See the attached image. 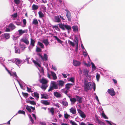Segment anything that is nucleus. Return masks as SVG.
<instances>
[{"label": "nucleus", "instance_id": "nucleus-1", "mask_svg": "<svg viewBox=\"0 0 125 125\" xmlns=\"http://www.w3.org/2000/svg\"><path fill=\"white\" fill-rule=\"evenodd\" d=\"M59 88V86L54 81H51V85L50 86L49 89L48 90V92L52 91L54 89H56Z\"/></svg>", "mask_w": 125, "mask_h": 125}, {"label": "nucleus", "instance_id": "nucleus-2", "mask_svg": "<svg viewBox=\"0 0 125 125\" xmlns=\"http://www.w3.org/2000/svg\"><path fill=\"white\" fill-rule=\"evenodd\" d=\"M12 62L16 64L19 67L20 66L19 64H21L24 62L25 61L24 60H21L19 58H14L13 59H12L10 60Z\"/></svg>", "mask_w": 125, "mask_h": 125}, {"label": "nucleus", "instance_id": "nucleus-3", "mask_svg": "<svg viewBox=\"0 0 125 125\" xmlns=\"http://www.w3.org/2000/svg\"><path fill=\"white\" fill-rule=\"evenodd\" d=\"M93 83L91 82H89L84 85V90L85 91L87 92L89 90H91L92 89L93 86Z\"/></svg>", "mask_w": 125, "mask_h": 125}, {"label": "nucleus", "instance_id": "nucleus-4", "mask_svg": "<svg viewBox=\"0 0 125 125\" xmlns=\"http://www.w3.org/2000/svg\"><path fill=\"white\" fill-rule=\"evenodd\" d=\"M31 60L34 63L35 65L37 67L40 71L42 73H43V68L42 67H41L40 62L37 60H35L32 58L31 59Z\"/></svg>", "mask_w": 125, "mask_h": 125}, {"label": "nucleus", "instance_id": "nucleus-5", "mask_svg": "<svg viewBox=\"0 0 125 125\" xmlns=\"http://www.w3.org/2000/svg\"><path fill=\"white\" fill-rule=\"evenodd\" d=\"M59 27L63 30H65V29L68 30V32H69V31L70 30L71 28V27L68 25H64L62 23L59 24Z\"/></svg>", "mask_w": 125, "mask_h": 125}, {"label": "nucleus", "instance_id": "nucleus-6", "mask_svg": "<svg viewBox=\"0 0 125 125\" xmlns=\"http://www.w3.org/2000/svg\"><path fill=\"white\" fill-rule=\"evenodd\" d=\"M5 59L3 57H0V63L4 67H5V69L8 72V73L11 76L12 75V74L10 72L9 70H8L7 68L5 66V65L4 64V61H5Z\"/></svg>", "mask_w": 125, "mask_h": 125}, {"label": "nucleus", "instance_id": "nucleus-7", "mask_svg": "<svg viewBox=\"0 0 125 125\" xmlns=\"http://www.w3.org/2000/svg\"><path fill=\"white\" fill-rule=\"evenodd\" d=\"M66 12V17L68 20L69 21H70L72 18L71 13L67 9L64 10Z\"/></svg>", "mask_w": 125, "mask_h": 125}, {"label": "nucleus", "instance_id": "nucleus-8", "mask_svg": "<svg viewBox=\"0 0 125 125\" xmlns=\"http://www.w3.org/2000/svg\"><path fill=\"white\" fill-rule=\"evenodd\" d=\"M39 81L42 84H47L48 82V81L46 79L43 78L41 79V76L40 74L39 73Z\"/></svg>", "mask_w": 125, "mask_h": 125}, {"label": "nucleus", "instance_id": "nucleus-9", "mask_svg": "<svg viewBox=\"0 0 125 125\" xmlns=\"http://www.w3.org/2000/svg\"><path fill=\"white\" fill-rule=\"evenodd\" d=\"M83 75H85L89 79H90L91 78V76L88 74L89 71L86 69H84L83 70Z\"/></svg>", "mask_w": 125, "mask_h": 125}, {"label": "nucleus", "instance_id": "nucleus-10", "mask_svg": "<svg viewBox=\"0 0 125 125\" xmlns=\"http://www.w3.org/2000/svg\"><path fill=\"white\" fill-rule=\"evenodd\" d=\"M107 92L110 95L112 96L115 95V92L113 88L108 89Z\"/></svg>", "mask_w": 125, "mask_h": 125}, {"label": "nucleus", "instance_id": "nucleus-11", "mask_svg": "<svg viewBox=\"0 0 125 125\" xmlns=\"http://www.w3.org/2000/svg\"><path fill=\"white\" fill-rule=\"evenodd\" d=\"M35 42V40L32 39V38H31L30 44V46L29 47V49L30 50L32 49L34 46Z\"/></svg>", "mask_w": 125, "mask_h": 125}, {"label": "nucleus", "instance_id": "nucleus-12", "mask_svg": "<svg viewBox=\"0 0 125 125\" xmlns=\"http://www.w3.org/2000/svg\"><path fill=\"white\" fill-rule=\"evenodd\" d=\"M18 31L19 33V34L18 35L20 37V36L22 34L26 33H27V29H25L23 30L21 29H20L18 30Z\"/></svg>", "mask_w": 125, "mask_h": 125}, {"label": "nucleus", "instance_id": "nucleus-13", "mask_svg": "<svg viewBox=\"0 0 125 125\" xmlns=\"http://www.w3.org/2000/svg\"><path fill=\"white\" fill-rule=\"evenodd\" d=\"M10 37L9 34L8 33H4L1 36V38L3 39H9Z\"/></svg>", "mask_w": 125, "mask_h": 125}, {"label": "nucleus", "instance_id": "nucleus-14", "mask_svg": "<svg viewBox=\"0 0 125 125\" xmlns=\"http://www.w3.org/2000/svg\"><path fill=\"white\" fill-rule=\"evenodd\" d=\"M78 112L80 116L82 118H85L86 117V115L80 109L78 110Z\"/></svg>", "mask_w": 125, "mask_h": 125}, {"label": "nucleus", "instance_id": "nucleus-15", "mask_svg": "<svg viewBox=\"0 0 125 125\" xmlns=\"http://www.w3.org/2000/svg\"><path fill=\"white\" fill-rule=\"evenodd\" d=\"M64 83L65 82L64 81L62 80H59L57 83L58 85L59 86V88L60 89V88L63 86Z\"/></svg>", "mask_w": 125, "mask_h": 125}, {"label": "nucleus", "instance_id": "nucleus-16", "mask_svg": "<svg viewBox=\"0 0 125 125\" xmlns=\"http://www.w3.org/2000/svg\"><path fill=\"white\" fill-rule=\"evenodd\" d=\"M95 122L100 125H105L104 123L102 122L99 120L98 118H96L95 120Z\"/></svg>", "mask_w": 125, "mask_h": 125}, {"label": "nucleus", "instance_id": "nucleus-17", "mask_svg": "<svg viewBox=\"0 0 125 125\" xmlns=\"http://www.w3.org/2000/svg\"><path fill=\"white\" fill-rule=\"evenodd\" d=\"M14 48L15 52V53H20L22 51L19 47L15 46Z\"/></svg>", "mask_w": 125, "mask_h": 125}, {"label": "nucleus", "instance_id": "nucleus-18", "mask_svg": "<svg viewBox=\"0 0 125 125\" xmlns=\"http://www.w3.org/2000/svg\"><path fill=\"white\" fill-rule=\"evenodd\" d=\"M74 83H67L65 85V88L67 90H68L69 89L73 86V85H74Z\"/></svg>", "mask_w": 125, "mask_h": 125}, {"label": "nucleus", "instance_id": "nucleus-19", "mask_svg": "<svg viewBox=\"0 0 125 125\" xmlns=\"http://www.w3.org/2000/svg\"><path fill=\"white\" fill-rule=\"evenodd\" d=\"M73 63L74 66H77L80 64L81 62H80L74 60L73 61Z\"/></svg>", "mask_w": 125, "mask_h": 125}, {"label": "nucleus", "instance_id": "nucleus-20", "mask_svg": "<svg viewBox=\"0 0 125 125\" xmlns=\"http://www.w3.org/2000/svg\"><path fill=\"white\" fill-rule=\"evenodd\" d=\"M75 97L76 99V101H78L79 103H81L82 102V100L83 98L81 97H80L79 96L76 95Z\"/></svg>", "mask_w": 125, "mask_h": 125}, {"label": "nucleus", "instance_id": "nucleus-21", "mask_svg": "<svg viewBox=\"0 0 125 125\" xmlns=\"http://www.w3.org/2000/svg\"><path fill=\"white\" fill-rule=\"evenodd\" d=\"M61 21V20L58 15L55 16L54 17V21L55 22L59 23Z\"/></svg>", "mask_w": 125, "mask_h": 125}, {"label": "nucleus", "instance_id": "nucleus-22", "mask_svg": "<svg viewBox=\"0 0 125 125\" xmlns=\"http://www.w3.org/2000/svg\"><path fill=\"white\" fill-rule=\"evenodd\" d=\"M54 95L56 97L58 98H60L62 96L61 94L57 92H54Z\"/></svg>", "mask_w": 125, "mask_h": 125}, {"label": "nucleus", "instance_id": "nucleus-23", "mask_svg": "<svg viewBox=\"0 0 125 125\" xmlns=\"http://www.w3.org/2000/svg\"><path fill=\"white\" fill-rule=\"evenodd\" d=\"M70 113L73 114H75L76 113L75 108L73 107L70 109Z\"/></svg>", "mask_w": 125, "mask_h": 125}, {"label": "nucleus", "instance_id": "nucleus-24", "mask_svg": "<svg viewBox=\"0 0 125 125\" xmlns=\"http://www.w3.org/2000/svg\"><path fill=\"white\" fill-rule=\"evenodd\" d=\"M48 58L47 55L46 53H44V54L43 56H42V58H41V59L43 61H46L48 60Z\"/></svg>", "mask_w": 125, "mask_h": 125}, {"label": "nucleus", "instance_id": "nucleus-25", "mask_svg": "<svg viewBox=\"0 0 125 125\" xmlns=\"http://www.w3.org/2000/svg\"><path fill=\"white\" fill-rule=\"evenodd\" d=\"M8 27L12 30L15 29L16 27L13 24L11 23L9 25Z\"/></svg>", "mask_w": 125, "mask_h": 125}, {"label": "nucleus", "instance_id": "nucleus-26", "mask_svg": "<svg viewBox=\"0 0 125 125\" xmlns=\"http://www.w3.org/2000/svg\"><path fill=\"white\" fill-rule=\"evenodd\" d=\"M70 100L72 104H74L76 101V99L75 98H70Z\"/></svg>", "mask_w": 125, "mask_h": 125}, {"label": "nucleus", "instance_id": "nucleus-27", "mask_svg": "<svg viewBox=\"0 0 125 125\" xmlns=\"http://www.w3.org/2000/svg\"><path fill=\"white\" fill-rule=\"evenodd\" d=\"M21 42L25 43L27 44H28L29 43V42L27 39L23 38L21 39Z\"/></svg>", "mask_w": 125, "mask_h": 125}, {"label": "nucleus", "instance_id": "nucleus-28", "mask_svg": "<svg viewBox=\"0 0 125 125\" xmlns=\"http://www.w3.org/2000/svg\"><path fill=\"white\" fill-rule=\"evenodd\" d=\"M32 23L33 24L35 25H37L38 24V21L35 18L33 19Z\"/></svg>", "mask_w": 125, "mask_h": 125}, {"label": "nucleus", "instance_id": "nucleus-29", "mask_svg": "<svg viewBox=\"0 0 125 125\" xmlns=\"http://www.w3.org/2000/svg\"><path fill=\"white\" fill-rule=\"evenodd\" d=\"M51 73L53 77V79L54 80H56L57 79V77L56 74L54 72L51 71Z\"/></svg>", "mask_w": 125, "mask_h": 125}, {"label": "nucleus", "instance_id": "nucleus-30", "mask_svg": "<svg viewBox=\"0 0 125 125\" xmlns=\"http://www.w3.org/2000/svg\"><path fill=\"white\" fill-rule=\"evenodd\" d=\"M41 102L42 103L46 105H49L50 104V102H48L47 101L42 100L41 101Z\"/></svg>", "mask_w": 125, "mask_h": 125}, {"label": "nucleus", "instance_id": "nucleus-31", "mask_svg": "<svg viewBox=\"0 0 125 125\" xmlns=\"http://www.w3.org/2000/svg\"><path fill=\"white\" fill-rule=\"evenodd\" d=\"M39 8V6L33 4L32 6V10H37Z\"/></svg>", "mask_w": 125, "mask_h": 125}, {"label": "nucleus", "instance_id": "nucleus-32", "mask_svg": "<svg viewBox=\"0 0 125 125\" xmlns=\"http://www.w3.org/2000/svg\"><path fill=\"white\" fill-rule=\"evenodd\" d=\"M48 86L47 84H42L41 88L42 89L44 90H45L47 88Z\"/></svg>", "mask_w": 125, "mask_h": 125}, {"label": "nucleus", "instance_id": "nucleus-33", "mask_svg": "<svg viewBox=\"0 0 125 125\" xmlns=\"http://www.w3.org/2000/svg\"><path fill=\"white\" fill-rule=\"evenodd\" d=\"M11 73V74H12V75L11 76H11H13L14 77H15V78H15V80H16L17 81V80H16V79H17L18 80L17 78H18V77L16 75V73L15 72H13V73H12V74L11 73Z\"/></svg>", "mask_w": 125, "mask_h": 125}, {"label": "nucleus", "instance_id": "nucleus-34", "mask_svg": "<svg viewBox=\"0 0 125 125\" xmlns=\"http://www.w3.org/2000/svg\"><path fill=\"white\" fill-rule=\"evenodd\" d=\"M43 42L45 44L46 46H47L49 44V42L47 39H44L43 40Z\"/></svg>", "mask_w": 125, "mask_h": 125}, {"label": "nucleus", "instance_id": "nucleus-35", "mask_svg": "<svg viewBox=\"0 0 125 125\" xmlns=\"http://www.w3.org/2000/svg\"><path fill=\"white\" fill-rule=\"evenodd\" d=\"M39 17L41 18H42L44 16V15L42 12L39 11L38 12Z\"/></svg>", "mask_w": 125, "mask_h": 125}, {"label": "nucleus", "instance_id": "nucleus-36", "mask_svg": "<svg viewBox=\"0 0 125 125\" xmlns=\"http://www.w3.org/2000/svg\"><path fill=\"white\" fill-rule=\"evenodd\" d=\"M62 103L64 106H65L66 107L68 105V103L66 100L63 101L62 102Z\"/></svg>", "mask_w": 125, "mask_h": 125}, {"label": "nucleus", "instance_id": "nucleus-37", "mask_svg": "<svg viewBox=\"0 0 125 125\" xmlns=\"http://www.w3.org/2000/svg\"><path fill=\"white\" fill-rule=\"evenodd\" d=\"M53 37L56 40H57L58 42L60 43H62V41L60 40L56 36H54Z\"/></svg>", "mask_w": 125, "mask_h": 125}, {"label": "nucleus", "instance_id": "nucleus-38", "mask_svg": "<svg viewBox=\"0 0 125 125\" xmlns=\"http://www.w3.org/2000/svg\"><path fill=\"white\" fill-rule=\"evenodd\" d=\"M11 18L13 20H15V18L17 17V13H14L11 15Z\"/></svg>", "mask_w": 125, "mask_h": 125}, {"label": "nucleus", "instance_id": "nucleus-39", "mask_svg": "<svg viewBox=\"0 0 125 125\" xmlns=\"http://www.w3.org/2000/svg\"><path fill=\"white\" fill-rule=\"evenodd\" d=\"M34 96L36 97L37 98V100L39 98V94L36 92H34Z\"/></svg>", "mask_w": 125, "mask_h": 125}, {"label": "nucleus", "instance_id": "nucleus-40", "mask_svg": "<svg viewBox=\"0 0 125 125\" xmlns=\"http://www.w3.org/2000/svg\"><path fill=\"white\" fill-rule=\"evenodd\" d=\"M72 28L73 29V31H78V27L77 26H73L72 27Z\"/></svg>", "mask_w": 125, "mask_h": 125}, {"label": "nucleus", "instance_id": "nucleus-41", "mask_svg": "<svg viewBox=\"0 0 125 125\" xmlns=\"http://www.w3.org/2000/svg\"><path fill=\"white\" fill-rule=\"evenodd\" d=\"M101 115L105 119H108V117L106 116L103 112L101 114Z\"/></svg>", "mask_w": 125, "mask_h": 125}, {"label": "nucleus", "instance_id": "nucleus-42", "mask_svg": "<svg viewBox=\"0 0 125 125\" xmlns=\"http://www.w3.org/2000/svg\"><path fill=\"white\" fill-rule=\"evenodd\" d=\"M38 44L39 46H40L42 48H43V49L44 48V46L43 45V44L42 43L40 42H38Z\"/></svg>", "mask_w": 125, "mask_h": 125}, {"label": "nucleus", "instance_id": "nucleus-43", "mask_svg": "<svg viewBox=\"0 0 125 125\" xmlns=\"http://www.w3.org/2000/svg\"><path fill=\"white\" fill-rule=\"evenodd\" d=\"M19 37L18 35L17 36L15 35H13L12 37L13 39L14 40H17Z\"/></svg>", "mask_w": 125, "mask_h": 125}, {"label": "nucleus", "instance_id": "nucleus-44", "mask_svg": "<svg viewBox=\"0 0 125 125\" xmlns=\"http://www.w3.org/2000/svg\"><path fill=\"white\" fill-rule=\"evenodd\" d=\"M50 112L51 113L52 115H53L54 113V109L53 108H51L50 110Z\"/></svg>", "mask_w": 125, "mask_h": 125}, {"label": "nucleus", "instance_id": "nucleus-45", "mask_svg": "<svg viewBox=\"0 0 125 125\" xmlns=\"http://www.w3.org/2000/svg\"><path fill=\"white\" fill-rule=\"evenodd\" d=\"M42 50L40 48L37 47L36 49V51L37 52H41Z\"/></svg>", "mask_w": 125, "mask_h": 125}, {"label": "nucleus", "instance_id": "nucleus-46", "mask_svg": "<svg viewBox=\"0 0 125 125\" xmlns=\"http://www.w3.org/2000/svg\"><path fill=\"white\" fill-rule=\"evenodd\" d=\"M52 27L53 28H55V29L57 31H59V29L57 26L53 25L52 26Z\"/></svg>", "mask_w": 125, "mask_h": 125}, {"label": "nucleus", "instance_id": "nucleus-47", "mask_svg": "<svg viewBox=\"0 0 125 125\" xmlns=\"http://www.w3.org/2000/svg\"><path fill=\"white\" fill-rule=\"evenodd\" d=\"M16 80H17V81L18 82V83L19 84L21 88L22 89H23L24 90L25 89L24 88V87L22 86V84H21L20 82L17 79H16Z\"/></svg>", "mask_w": 125, "mask_h": 125}, {"label": "nucleus", "instance_id": "nucleus-48", "mask_svg": "<svg viewBox=\"0 0 125 125\" xmlns=\"http://www.w3.org/2000/svg\"><path fill=\"white\" fill-rule=\"evenodd\" d=\"M68 43L69 44L72 45V46H74V43L69 40L68 41Z\"/></svg>", "mask_w": 125, "mask_h": 125}, {"label": "nucleus", "instance_id": "nucleus-49", "mask_svg": "<svg viewBox=\"0 0 125 125\" xmlns=\"http://www.w3.org/2000/svg\"><path fill=\"white\" fill-rule=\"evenodd\" d=\"M17 113L18 114H21L24 115L25 114V112L23 110H20L18 111Z\"/></svg>", "mask_w": 125, "mask_h": 125}, {"label": "nucleus", "instance_id": "nucleus-50", "mask_svg": "<svg viewBox=\"0 0 125 125\" xmlns=\"http://www.w3.org/2000/svg\"><path fill=\"white\" fill-rule=\"evenodd\" d=\"M70 123L72 125H78L75 122L72 120H71L70 121Z\"/></svg>", "mask_w": 125, "mask_h": 125}, {"label": "nucleus", "instance_id": "nucleus-51", "mask_svg": "<svg viewBox=\"0 0 125 125\" xmlns=\"http://www.w3.org/2000/svg\"><path fill=\"white\" fill-rule=\"evenodd\" d=\"M14 1L15 4L17 5L19 4L21 2L20 0H14Z\"/></svg>", "mask_w": 125, "mask_h": 125}, {"label": "nucleus", "instance_id": "nucleus-52", "mask_svg": "<svg viewBox=\"0 0 125 125\" xmlns=\"http://www.w3.org/2000/svg\"><path fill=\"white\" fill-rule=\"evenodd\" d=\"M29 118H30V119L31 122L32 124H33L34 123V121L33 120V119L32 118L31 116V115H29Z\"/></svg>", "mask_w": 125, "mask_h": 125}, {"label": "nucleus", "instance_id": "nucleus-53", "mask_svg": "<svg viewBox=\"0 0 125 125\" xmlns=\"http://www.w3.org/2000/svg\"><path fill=\"white\" fill-rule=\"evenodd\" d=\"M26 109L30 112H31V107H30L29 106H27L26 107Z\"/></svg>", "mask_w": 125, "mask_h": 125}, {"label": "nucleus", "instance_id": "nucleus-54", "mask_svg": "<svg viewBox=\"0 0 125 125\" xmlns=\"http://www.w3.org/2000/svg\"><path fill=\"white\" fill-rule=\"evenodd\" d=\"M74 78L73 77H71L69 79V81L74 83Z\"/></svg>", "mask_w": 125, "mask_h": 125}, {"label": "nucleus", "instance_id": "nucleus-55", "mask_svg": "<svg viewBox=\"0 0 125 125\" xmlns=\"http://www.w3.org/2000/svg\"><path fill=\"white\" fill-rule=\"evenodd\" d=\"M29 103L31 104L35 105H36V103L34 101H29Z\"/></svg>", "mask_w": 125, "mask_h": 125}, {"label": "nucleus", "instance_id": "nucleus-56", "mask_svg": "<svg viewBox=\"0 0 125 125\" xmlns=\"http://www.w3.org/2000/svg\"><path fill=\"white\" fill-rule=\"evenodd\" d=\"M91 64L92 65V67L93 70H95L96 67L94 64L93 62H92Z\"/></svg>", "mask_w": 125, "mask_h": 125}, {"label": "nucleus", "instance_id": "nucleus-57", "mask_svg": "<svg viewBox=\"0 0 125 125\" xmlns=\"http://www.w3.org/2000/svg\"><path fill=\"white\" fill-rule=\"evenodd\" d=\"M69 116H70V115H68L67 113L64 114V117L66 119H68Z\"/></svg>", "mask_w": 125, "mask_h": 125}, {"label": "nucleus", "instance_id": "nucleus-58", "mask_svg": "<svg viewBox=\"0 0 125 125\" xmlns=\"http://www.w3.org/2000/svg\"><path fill=\"white\" fill-rule=\"evenodd\" d=\"M100 77V75L98 73H97L96 75V78L97 81H98Z\"/></svg>", "mask_w": 125, "mask_h": 125}, {"label": "nucleus", "instance_id": "nucleus-59", "mask_svg": "<svg viewBox=\"0 0 125 125\" xmlns=\"http://www.w3.org/2000/svg\"><path fill=\"white\" fill-rule=\"evenodd\" d=\"M88 81L87 79H85L83 81L84 85L86 84L87 83H88Z\"/></svg>", "mask_w": 125, "mask_h": 125}, {"label": "nucleus", "instance_id": "nucleus-60", "mask_svg": "<svg viewBox=\"0 0 125 125\" xmlns=\"http://www.w3.org/2000/svg\"><path fill=\"white\" fill-rule=\"evenodd\" d=\"M85 51H83V54L85 57L87 56L88 54L85 49Z\"/></svg>", "mask_w": 125, "mask_h": 125}, {"label": "nucleus", "instance_id": "nucleus-61", "mask_svg": "<svg viewBox=\"0 0 125 125\" xmlns=\"http://www.w3.org/2000/svg\"><path fill=\"white\" fill-rule=\"evenodd\" d=\"M37 55H38L41 58H42V53L39 52H37Z\"/></svg>", "mask_w": 125, "mask_h": 125}, {"label": "nucleus", "instance_id": "nucleus-62", "mask_svg": "<svg viewBox=\"0 0 125 125\" xmlns=\"http://www.w3.org/2000/svg\"><path fill=\"white\" fill-rule=\"evenodd\" d=\"M27 91L28 92H32L33 91H31V88H29L28 87H27Z\"/></svg>", "mask_w": 125, "mask_h": 125}, {"label": "nucleus", "instance_id": "nucleus-63", "mask_svg": "<svg viewBox=\"0 0 125 125\" xmlns=\"http://www.w3.org/2000/svg\"><path fill=\"white\" fill-rule=\"evenodd\" d=\"M22 94L24 96L26 97H27L28 96V94L26 93H22Z\"/></svg>", "mask_w": 125, "mask_h": 125}, {"label": "nucleus", "instance_id": "nucleus-64", "mask_svg": "<svg viewBox=\"0 0 125 125\" xmlns=\"http://www.w3.org/2000/svg\"><path fill=\"white\" fill-rule=\"evenodd\" d=\"M21 47L22 50H24L25 48V46L24 45H21Z\"/></svg>", "mask_w": 125, "mask_h": 125}]
</instances>
